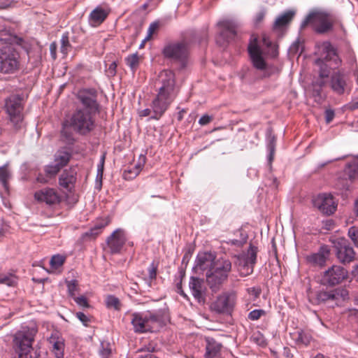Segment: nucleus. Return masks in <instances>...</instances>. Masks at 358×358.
Returning <instances> with one entry per match:
<instances>
[{"label": "nucleus", "instance_id": "nucleus-1", "mask_svg": "<svg viewBox=\"0 0 358 358\" xmlns=\"http://www.w3.org/2000/svg\"><path fill=\"white\" fill-rule=\"evenodd\" d=\"M160 87L156 97L152 100L150 108L139 112L141 117L150 116V119L159 120L168 109L177 96L175 75L171 71H164L159 76Z\"/></svg>", "mask_w": 358, "mask_h": 358}, {"label": "nucleus", "instance_id": "nucleus-2", "mask_svg": "<svg viewBox=\"0 0 358 358\" xmlns=\"http://www.w3.org/2000/svg\"><path fill=\"white\" fill-rule=\"evenodd\" d=\"M316 55L319 57L315 62L319 67V76L313 82V86L314 92L320 94L322 88L327 85L331 71L338 69L342 61L336 49L329 41L317 45Z\"/></svg>", "mask_w": 358, "mask_h": 358}, {"label": "nucleus", "instance_id": "nucleus-3", "mask_svg": "<svg viewBox=\"0 0 358 358\" xmlns=\"http://www.w3.org/2000/svg\"><path fill=\"white\" fill-rule=\"evenodd\" d=\"M0 72L13 73L20 69V56L15 45L22 46L24 39L11 34H1L0 37Z\"/></svg>", "mask_w": 358, "mask_h": 358}, {"label": "nucleus", "instance_id": "nucleus-4", "mask_svg": "<svg viewBox=\"0 0 358 358\" xmlns=\"http://www.w3.org/2000/svg\"><path fill=\"white\" fill-rule=\"evenodd\" d=\"M92 115L93 113L86 111V110L78 108L72 114L69 120L64 122L62 134L65 136L68 143H71L73 140L72 134L67 131L69 127L80 135H86L94 129L95 121Z\"/></svg>", "mask_w": 358, "mask_h": 358}, {"label": "nucleus", "instance_id": "nucleus-5", "mask_svg": "<svg viewBox=\"0 0 358 358\" xmlns=\"http://www.w3.org/2000/svg\"><path fill=\"white\" fill-rule=\"evenodd\" d=\"M337 22L338 18L334 13L321 9H315L310 11L302 22L301 27L304 28L310 24L315 32L326 34L333 30Z\"/></svg>", "mask_w": 358, "mask_h": 358}, {"label": "nucleus", "instance_id": "nucleus-6", "mask_svg": "<svg viewBox=\"0 0 358 358\" xmlns=\"http://www.w3.org/2000/svg\"><path fill=\"white\" fill-rule=\"evenodd\" d=\"M131 323L134 332L143 334L158 330L162 327V319L159 313L148 310L131 314Z\"/></svg>", "mask_w": 358, "mask_h": 358}, {"label": "nucleus", "instance_id": "nucleus-7", "mask_svg": "<svg viewBox=\"0 0 358 358\" xmlns=\"http://www.w3.org/2000/svg\"><path fill=\"white\" fill-rule=\"evenodd\" d=\"M231 271V262L225 258H219L206 273V282L213 292L218 291L227 281Z\"/></svg>", "mask_w": 358, "mask_h": 358}, {"label": "nucleus", "instance_id": "nucleus-8", "mask_svg": "<svg viewBox=\"0 0 358 358\" xmlns=\"http://www.w3.org/2000/svg\"><path fill=\"white\" fill-rule=\"evenodd\" d=\"M37 330L34 327H23L13 336V346L19 358H28Z\"/></svg>", "mask_w": 358, "mask_h": 358}, {"label": "nucleus", "instance_id": "nucleus-9", "mask_svg": "<svg viewBox=\"0 0 358 358\" xmlns=\"http://www.w3.org/2000/svg\"><path fill=\"white\" fill-rule=\"evenodd\" d=\"M164 57L180 64L181 68L187 64L189 49L187 43L185 41L169 42L162 50Z\"/></svg>", "mask_w": 358, "mask_h": 358}, {"label": "nucleus", "instance_id": "nucleus-10", "mask_svg": "<svg viewBox=\"0 0 358 358\" xmlns=\"http://www.w3.org/2000/svg\"><path fill=\"white\" fill-rule=\"evenodd\" d=\"M23 99L19 95H10L5 101V108L16 129L22 120Z\"/></svg>", "mask_w": 358, "mask_h": 358}, {"label": "nucleus", "instance_id": "nucleus-11", "mask_svg": "<svg viewBox=\"0 0 358 358\" xmlns=\"http://www.w3.org/2000/svg\"><path fill=\"white\" fill-rule=\"evenodd\" d=\"M257 248L251 245L246 254L237 257L236 264L238 266L241 275L248 276L253 272L254 266L257 260Z\"/></svg>", "mask_w": 358, "mask_h": 358}, {"label": "nucleus", "instance_id": "nucleus-12", "mask_svg": "<svg viewBox=\"0 0 358 358\" xmlns=\"http://www.w3.org/2000/svg\"><path fill=\"white\" fill-rule=\"evenodd\" d=\"M332 243L336 250L337 258L341 262L346 264L355 259V252L353 248L350 246L347 239L336 238L332 241Z\"/></svg>", "mask_w": 358, "mask_h": 358}, {"label": "nucleus", "instance_id": "nucleus-13", "mask_svg": "<svg viewBox=\"0 0 358 358\" xmlns=\"http://www.w3.org/2000/svg\"><path fill=\"white\" fill-rule=\"evenodd\" d=\"M348 277V271L341 266L334 265L323 273L321 283L324 285L334 286L341 283Z\"/></svg>", "mask_w": 358, "mask_h": 358}, {"label": "nucleus", "instance_id": "nucleus-14", "mask_svg": "<svg viewBox=\"0 0 358 358\" xmlns=\"http://www.w3.org/2000/svg\"><path fill=\"white\" fill-rule=\"evenodd\" d=\"M313 202V206L321 213L329 215L333 214L337 208V203L330 194H320L314 198Z\"/></svg>", "mask_w": 358, "mask_h": 358}, {"label": "nucleus", "instance_id": "nucleus-15", "mask_svg": "<svg viewBox=\"0 0 358 358\" xmlns=\"http://www.w3.org/2000/svg\"><path fill=\"white\" fill-rule=\"evenodd\" d=\"M78 99L84 106L83 110L96 113L98 111L99 105L96 102V92L93 89L83 90L78 92Z\"/></svg>", "mask_w": 358, "mask_h": 358}, {"label": "nucleus", "instance_id": "nucleus-16", "mask_svg": "<svg viewBox=\"0 0 358 358\" xmlns=\"http://www.w3.org/2000/svg\"><path fill=\"white\" fill-rule=\"evenodd\" d=\"M220 29L219 37L217 38V43L222 45L224 42L234 38L236 35V24L231 20H223L217 23Z\"/></svg>", "mask_w": 358, "mask_h": 358}, {"label": "nucleus", "instance_id": "nucleus-17", "mask_svg": "<svg viewBox=\"0 0 358 358\" xmlns=\"http://www.w3.org/2000/svg\"><path fill=\"white\" fill-rule=\"evenodd\" d=\"M34 199L40 203L52 206L60 203L61 196L54 188L45 187L34 193Z\"/></svg>", "mask_w": 358, "mask_h": 358}, {"label": "nucleus", "instance_id": "nucleus-18", "mask_svg": "<svg viewBox=\"0 0 358 358\" xmlns=\"http://www.w3.org/2000/svg\"><path fill=\"white\" fill-rule=\"evenodd\" d=\"M125 242L126 237L124 231L120 229L114 231L106 240L108 248L111 254L120 252Z\"/></svg>", "mask_w": 358, "mask_h": 358}, {"label": "nucleus", "instance_id": "nucleus-19", "mask_svg": "<svg viewBox=\"0 0 358 358\" xmlns=\"http://www.w3.org/2000/svg\"><path fill=\"white\" fill-rule=\"evenodd\" d=\"M248 52L254 67L259 70L266 69V63L262 57V50L257 45L256 38L250 43Z\"/></svg>", "mask_w": 358, "mask_h": 358}, {"label": "nucleus", "instance_id": "nucleus-20", "mask_svg": "<svg viewBox=\"0 0 358 358\" xmlns=\"http://www.w3.org/2000/svg\"><path fill=\"white\" fill-rule=\"evenodd\" d=\"M330 87L334 92L338 95L347 92L348 87L344 71L338 70L331 74Z\"/></svg>", "mask_w": 358, "mask_h": 358}, {"label": "nucleus", "instance_id": "nucleus-21", "mask_svg": "<svg viewBox=\"0 0 358 358\" xmlns=\"http://www.w3.org/2000/svg\"><path fill=\"white\" fill-rule=\"evenodd\" d=\"M330 255V250L327 245H322L317 252L306 256L308 264L313 266L322 267L325 265Z\"/></svg>", "mask_w": 358, "mask_h": 358}, {"label": "nucleus", "instance_id": "nucleus-22", "mask_svg": "<svg viewBox=\"0 0 358 358\" xmlns=\"http://www.w3.org/2000/svg\"><path fill=\"white\" fill-rule=\"evenodd\" d=\"M189 287L195 299L200 303H204L206 286L203 280L196 277H191Z\"/></svg>", "mask_w": 358, "mask_h": 358}, {"label": "nucleus", "instance_id": "nucleus-23", "mask_svg": "<svg viewBox=\"0 0 358 358\" xmlns=\"http://www.w3.org/2000/svg\"><path fill=\"white\" fill-rule=\"evenodd\" d=\"M235 303L234 294H224L217 297L213 303V309L217 313L229 312Z\"/></svg>", "mask_w": 358, "mask_h": 358}, {"label": "nucleus", "instance_id": "nucleus-24", "mask_svg": "<svg viewBox=\"0 0 358 358\" xmlns=\"http://www.w3.org/2000/svg\"><path fill=\"white\" fill-rule=\"evenodd\" d=\"M77 171L76 168H70L64 170L59 178V184L63 188L71 191L76 182Z\"/></svg>", "mask_w": 358, "mask_h": 358}, {"label": "nucleus", "instance_id": "nucleus-25", "mask_svg": "<svg viewBox=\"0 0 358 358\" xmlns=\"http://www.w3.org/2000/svg\"><path fill=\"white\" fill-rule=\"evenodd\" d=\"M347 291L344 289H334L331 292H318L315 293V303H320L328 301L337 300L339 296L345 297Z\"/></svg>", "mask_w": 358, "mask_h": 358}, {"label": "nucleus", "instance_id": "nucleus-26", "mask_svg": "<svg viewBox=\"0 0 358 358\" xmlns=\"http://www.w3.org/2000/svg\"><path fill=\"white\" fill-rule=\"evenodd\" d=\"M215 257L210 252H200L198 254L195 268L201 271L209 270L215 262Z\"/></svg>", "mask_w": 358, "mask_h": 358}, {"label": "nucleus", "instance_id": "nucleus-27", "mask_svg": "<svg viewBox=\"0 0 358 358\" xmlns=\"http://www.w3.org/2000/svg\"><path fill=\"white\" fill-rule=\"evenodd\" d=\"M110 220L108 217L101 219L94 226L91 228L89 231L84 233L81 238L83 241L90 240L95 238L102 231V229L108 224Z\"/></svg>", "mask_w": 358, "mask_h": 358}, {"label": "nucleus", "instance_id": "nucleus-28", "mask_svg": "<svg viewBox=\"0 0 358 358\" xmlns=\"http://www.w3.org/2000/svg\"><path fill=\"white\" fill-rule=\"evenodd\" d=\"M108 13L101 7L94 9L89 17V22L91 25L96 27L101 24L107 17Z\"/></svg>", "mask_w": 358, "mask_h": 358}, {"label": "nucleus", "instance_id": "nucleus-29", "mask_svg": "<svg viewBox=\"0 0 358 358\" xmlns=\"http://www.w3.org/2000/svg\"><path fill=\"white\" fill-rule=\"evenodd\" d=\"M222 348V345L214 339H208L206 345V358H214L217 356Z\"/></svg>", "mask_w": 358, "mask_h": 358}, {"label": "nucleus", "instance_id": "nucleus-30", "mask_svg": "<svg viewBox=\"0 0 358 358\" xmlns=\"http://www.w3.org/2000/svg\"><path fill=\"white\" fill-rule=\"evenodd\" d=\"M294 15V12H292L291 10H288V11L284 13L283 14L279 15L276 18V20L273 24V28L274 29H280L281 27L287 25L292 21Z\"/></svg>", "mask_w": 358, "mask_h": 358}, {"label": "nucleus", "instance_id": "nucleus-31", "mask_svg": "<svg viewBox=\"0 0 358 358\" xmlns=\"http://www.w3.org/2000/svg\"><path fill=\"white\" fill-rule=\"evenodd\" d=\"M71 157V155L70 152L66 150H59L56 152L55 155V163L61 166L62 168L67 165Z\"/></svg>", "mask_w": 358, "mask_h": 358}, {"label": "nucleus", "instance_id": "nucleus-32", "mask_svg": "<svg viewBox=\"0 0 358 358\" xmlns=\"http://www.w3.org/2000/svg\"><path fill=\"white\" fill-rule=\"evenodd\" d=\"M50 343L52 345L53 350L56 358L64 357V342L62 339H56L55 337L51 336L49 339Z\"/></svg>", "mask_w": 358, "mask_h": 358}, {"label": "nucleus", "instance_id": "nucleus-33", "mask_svg": "<svg viewBox=\"0 0 358 358\" xmlns=\"http://www.w3.org/2000/svg\"><path fill=\"white\" fill-rule=\"evenodd\" d=\"M295 341L297 344L308 345L313 340L311 334L303 330L298 331L296 333Z\"/></svg>", "mask_w": 358, "mask_h": 358}, {"label": "nucleus", "instance_id": "nucleus-34", "mask_svg": "<svg viewBox=\"0 0 358 358\" xmlns=\"http://www.w3.org/2000/svg\"><path fill=\"white\" fill-rule=\"evenodd\" d=\"M11 178V173L8 169V164H6L0 167V182L6 189H8V182Z\"/></svg>", "mask_w": 358, "mask_h": 358}, {"label": "nucleus", "instance_id": "nucleus-35", "mask_svg": "<svg viewBox=\"0 0 358 358\" xmlns=\"http://www.w3.org/2000/svg\"><path fill=\"white\" fill-rule=\"evenodd\" d=\"M345 173L350 180L358 177V159L353 160L347 164Z\"/></svg>", "mask_w": 358, "mask_h": 358}, {"label": "nucleus", "instance_id": "nucleus-36", "mask_svg": "<svg viewBox=\"0 0 358 358\" xmlns=\"http://www.w3.org/2000/svg\"><path fill=\"white\" fill-rule=\"evenodd\" d=\"M125 61L131 70L135 71L139 65L140 56L137 52L134 53L127 57Z\"/></svg>", "mask_w": 358, "mask_h": 358}, {"label": "nucleus", "instance_id": "nucleus-37", "mask_svg": "<svg viewBox=\"0 0 358 358\" xmlns=\"http://www.w3.org/2000/svg\"><path fill=\"white\" fill-rule=\"evenodd\" d=\"M66 257L61 255H53L50 261L52 268L57 269L62 266L65 262Z\"/></svg>", "mask_w": 358, "mask_h": 358}, {"label": "nucleus", "instance_id": "nucleus-38", "mask_svg": "<svg viewBox=\"0 0 358 358\" xmlns=\"http://www.w3.org/2000/svg\"><path fill=\"white\" fill-rule=\"evenodd\" d=\"M141 165H136L132 169L125 170L124 172V178L126 180H131L136 177L141 171Z\"/></svg>", "mask_w": 358, "mask_h": 358}, {"label": "nucleus", "instance_id": "nucleus-39", "mask_svg": "<svg viewBox=\"0 0 358 358\" xmlns=\"http://www.w3.org/2000/svg\"><path fill=\"white\" fill-rule=\"evenodd\" d=\"M241 238L239 239H229L226 241V243L231 245H234L236 247L243 246L247 241L248 236L245 234L242 233L239 231Z\"/></svg>", "mask_w": 358, "mask_h": 358}, {"label": "nucleus", "instance_id": "nucleus-40", "mask_svg": "<svg viewBox=\"0 0 358 358\" xmlns=\"http://www.w3.org/2000/svg\"><path fill=\"white\" fill-rule=\"evenodd\" d=\"M71 47V46L69 43L68 33L63 34L61 38V52L64 55H66Z\"/></svg>", "mask_w": 358, "mask_h": 358}, {"label": "nucleus", "instance_id": "nucleus-41", "mask_svg": "<svg viewBox=\"0 0 358 358\" xmlns=\"http://www.w3.org/2000/svg\"><path fill=\"white\" fill-rule=\"evenodd\" d=\"M17 278L13 275H1L0 283L6 284L8 286H13L16 284Z\"/></svg>", "mask_w": 358, "mask_h": 358}, {"label": "nucleus", "instance_id": "nucleus-42", "mask_svg": "<svg viewBox=\"0 0 358 358\" xmlns=\"http://www.w3.org/2000/svg\"><path fill=\"white\" fill-rule=\"evenodd\" d=\"M275 137L274 136H272L271 134H270L269 137H268V149L269 150V156H268L269 162H271V161L273 159V155H274V152H275Z\"/></svg>", "mask_w": 358, "mask_h": 358}, {"label": "nucleus", "instance_id": "nucleus-43", "mask_svg": "<svg viewBox=\"0 0 358 358\" xmlns=\"http://www.w3.org/2000/svg\"><path fill=\"white\" fill-rule=\"evenodd\" d=\"M62 167L57 164L54 162L53 164L48 165L45 167V171L48 176L50 177L56 176L61 170Z\"/></svg>", "mask_w": 358, "mask_h": 358}, {"label": "nucleus", "instance_id": "nucleus-44", "mask_svg": "<svg viewBox=\"0 0 358 358\" xmlns=\"http://www.w3.org/2000/svg\"><path fill=\"white\" fill-rule=\"evenodd\" d=\"M106 306L108 308H113L115 310L120 308V300L114 296H108L106 299Z\"/></svg>", "mask_w": 358, "mask_h": 358}, {"label": "nucleus", "instance_id": "nucleus-45", "mask_svg": "<svg viewBox=\"0 0 358 358\" xmlns=\"http://www.w3.org/2000/svg\"><path fill=\"white\" fill-rule=\"evenodd\" d=\"M159 28V22H154L151 23L148 29L147 36L145 38L143 42L149 41L152 38V35L158 31Z\"/></svg>", "mask_w": 358, "mask_h": 358}, {"label": "nucleus", "instance_id": "nucleus-46", "mask_svg": "<svg viewBox=\"0 0 358 358\" xmlns=\"http://www.w3.org/2000/svg\"><path fill=\"white\" fill-rule=\"evenodd\" d=\"M266 315V311L262 309H255L248 314V319L252 321L259 320L262 316Z\"/></svg>", "mask_w": 358, "mask_h": 358}, {"label": "nucleus", "instance_id": "nucleus-47", "mask_svg": "<svg viewBox=\"0 0 358 358\" xmlns=\"http://www.w3.org/2000/svg\"><path fill=\"white\" fill-rule=\"evenodd\" d=\"M263 43L264 45L271 49V55L272 57H276L278 55V46L276 45L273 44L272 42L266 36H264L263 38Z\"/></svg>", "mask_w": 358, "mask_h": 358}, {"label": "nucleus", "instance_id": "nucleus-48", "mask_svg": "<svg viewBox=\"0 0 358 358\" xmlns=\"http://www.w3.org/2000/svg\"><path fill=\"white\" fill-rule=\"evenodd\" d=\"M348 236L353 241L354 244L358 247V231L355 227H352L349 229Z\"/></svg>", "mask_w": 358, "mask_h": 358}, {"label": "nucleus", "instance_id": "nucleus-49", "mask_svg": "<svg viewBox=\"0 0 358 358\" xmlns=\"http://www.w3.org/2000/svg\"><path fill=\"white\" fill-rule=\"evenodd\" d=\"M78 282L76 280H73L67 282V288L69 294L71 296H74L75 292L77 290Z\"/></svg>", "mask_w": 358, "mask_h": 358}, {"label": "nucleus", "instance_id": "nucleus-50", "mask_svg": "<svg viewBox=\"0 0 358 358\" xmlns=\"http://www.w3.org/2000/svg\"><path fill=\"white\" fill-rule=\"evenodd\" d=\"M76 317L86 327L91 322L90 317L82 312L76 313Z\"/></svg>", "mask_w": 358, "mask_h": 358}, {"label": "nucleus", "instance_id": "nucleus-51", "mask_svg": "<svg viewBox=\"0 0 358 358\" xmlns=\"http://www.w3.org/2000/svg\"><path fill=\"white\" fill-rule=\"evenodd\" d=\"M157 265L155 264V262H152L150 267L148 268V273H149V278L150 280H153L156 278L157 275Z\"/></svg>", "mask_w": 358, "mask_h": 358}, {"label": "nucleus", "instance_id": "nucleus-52", "mask_svg": "<svg viewBox=\"0 0 358 358\" xmlns=\"http://www.w3.org/2000/svg\"><path fill=\"white\" fill-rule=\"evenodd\" d=\"M74 300L77 303V304L79 305L80 306L85 307V308L90 307V305L88 303L87 299L83 296H78V297H74Z\"/></svg>", "mask_w": 358, "mask_h": 358}, {"label": "nucleus", "instance_id": "nucleus-53", "mask_svg": "<svg viewBox=\"0 0 358 358\" xmlns=\"http://www.w3.org/2000/svg\"><path fill=\"white\" fill-rule=\"evenodd\" d=\"M213 117V116L208 115H203L199 120V124L201 126L206 125L209 124L212 120Z\"/></svg>", "mask_w": 358, "mask_h": 358}, {"label": "nucleus", "instance_id": "nucleus-54", "mask_svg": "<svg viewBox=\"0 0 358 358\" xmlns=\"http://www.w3.org/2000/svg\"><path fill=\"white\" fill-rule=\"evenodd\" d=\"M335 116L334 111L331 109H327L325 111V120L327 124L330 123Z\"/></svg>", "mask_w": 358, "mask_h": 358}, {"label": "nucleus", "instance_id": "nucleus-55", "mask_svg": "<svg viewBox=\"0 0 358 358\" xmlns=\"http://www.w3.org/2000/svg\"><path fill=\"white\" fill-rule=\"evenodd\" d=\"M116 68H117V64L115 62H112L108 69L106 70V72L108 73V75L109 76H113L115 75L116 73Z\"/></svg>", "mask_w": 358, "mask_h": 358}, {"label": "nucleus", "instance_id": "nucleus-56", "mask_svg": "<svg viewBox=\"0 0 358 358\" xmlns=\"http://www.w3.org/2000/svg\"><path fill=\"white\" fill-rule=\"evenodd\" d=\"M111 353V350L108 348H104L103 345H102V349L100 350V355L101 358H108Z\"/></svg>", "mask_w": 358, "mask_h": 358}, {"label": "nucleus", "instance_id": "nucleus-57", "mask_svg": "<svg viewBox=\"0 0 358 358\" xmlns=\"http://www.w3.org/2000/svg\"><path fill=\"white\" fill-rule=\"evenodd\" d=\"M248 290L249 294L253 296L255 298L259 297L261 293V289L259 288L251 287L249 288Z\"/></svg>", "mask_w": 358, "mask_h": 358}, {"label": "nucleus", "instance_id": "nucleus-58", "mask_svg": "<svg viewBox=\"0 0 358 358\" xmlns=\"http://www.w3.org/2000/svg\"><path fill=\"white\" fill-rule=\"evenodd\" d=\"M265 15H266L265 10H260L256 15V18H255L256 23L261 22L263 20V19L264 18Z\"/></svg>", "mask_w": 358, "mask_h": 358}, {"label": "nucleus", "instance_id": "nucleus-59", "mask_svg": "<svg viewBox=\"0 0 358 358\" xmlns=\"http://www.w3.org/2000/svg\"><path fill=\"white\" fill-rule=\"evenodd\" d=\"M282 356L283 358H292L293 357L289 348L285 347L282 349Z\"/></svg>", "mask_w": 358, "mask_h": 358}, {"label": "nucleus", "instance_id": "nucleus-60", "mask_svg": "<svg viewBox=\"0 0 358 358\" xmlns=\"http://www.w3.org/2000/svg\"><path fill=\"white\" fill-rule=\"evenodd\" d=\"M103 163H104V157L102 158L101 164L98 166L97 178L99 176H100V178H102L103 170Z\"/></svg>", "mask_w": 358, "mask_h": 358}, {"label": "nucleus", "instance_id": "nucleus-61", "mask_svg": "<svg viewBox=\"0 0 358 358\" xmlns=\"http://www.w3.org/2000/svg\"><path fill=\"white\" fill-rule=\"evenodd\" d=\"M299 45H300V41H299V40H297L293 43V44L292 45V46L290 48V50L292 52H296L299 50Z\"/></svg>", "mask_w": 358, "mask_h": 358}, {"label": "nucleus", "instance_id": "nucleus-62", "mask_svg": "<svg viewBox=\"0 0 358 358\" xmlns=\"http://www.w3.org/2000/svg\"><path fill=\"white\" fill-rule=\"evenodd\" d=\"M176 289H177V292L178 293H179L181 296H184L185 298L187 297V295L185 294V293L182 290V282H180L179 283L177 284Z\"/></svg>", "mask_w": 358, "mask_h": 358}, {"label": "nucleus", "instance_id": "nucleus-63", "mask_svg": "<svg viewBox=\"0 0 358 358\" xmlns=\"http://www.w3.org/2000/svg\"><path fill=\"white\" fill-rule=\"evenodd\" d=\"M36 180L38 182H41V183H46L48 182V180L45 179L42 175H39L37 178H36Z\"/></svg>", "mask_w": 358, "mask_h": 358}, {"label": "nucleus", "instance_id": "nucleus-64", "mask_svg": "<svg viewBox=\"0 0 358 358\" xmlns=\"http://www.w3.org/2000/svg\"><path fill=\"white\" fill-rule=\"evenodd\" d=\"M354 212L356 214V215L358 216V197L355 201Z\"/></svg>", "mask_w": 358, "mask_h": 358}]
</instances>
